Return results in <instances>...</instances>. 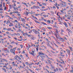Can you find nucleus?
Instances as JSON below:
<instances>
[{"label": "nucleus", "instance_id": "20", "mask_svg": "<svg viewBox=\"0 0 73 73\" xmlns=\"http://www.w3.org/2000/svg\"><path fill=\"white\" fill-rule=\"evenodd\" d=\"M10 24L9 25V27H11V26H13V25L12 23H10Z\"/></svg>", "mask_w": 73, "mask_h": 73}, {"label": "nucleus", "instance_id": "49", "mask_svg": "<svg viewBox=\"0 0 73 73\" xmlns=\"http://www.w3.org/2000/svg\"><path fill=\"white\" fill-rule=\"evenodd\" d=\"M28 65H29V66H31V65H32V64H29Z\"/></svg>", "mask_w": 73, "mask_h": 73}, {"label": "nucleus", "instance_id": "30", "mask_svg": "<svg viewBox=\"0 0 73 73\" xmlns=\"http://www.w3.org/2000/svg\"><path fill=\"white\" fill-rule=\"evenodd\" d=\"M66 30L67 31H68L69 32H70V30L68 28H67Z\"/></svg>", "mask_w": 73, "mask_h": 73}, {"label": "nucleus", "instance_id": "12", "mask_svg": "<svg viewBox=\"0 0 73 73\" xmlns=\"http://www.w3.org/2000/svg\"><path fill=\"white\" fill-rule=\"evenodd\" d=\"M21 20L22 21H24V22H25V19H24L21 18Z\"/></svg>", "mask_w": 73, "mask_h": 73}, {"label": "nucleus", "instance_id": "60", "mask_svg": "<svg viewBox=\"0 0 73 73\" xmlns=\"http://www.w3.org/2000/svg\"><path fill=\"white\" fill-rule=\"evenodd\" d=\"M0 8H2V5L1 4H0Z\"/></svg>", "mask_w": 73, "mask_h": 73}, {"label": "nucleus", "instance_id": "32", "mask_svg": "<svg viewBox=\"0 0 73 73\" xmlns=\"http://www.w3.org/2000/svg\"><path fill=\"white\" fill-rule=\"evenodd\" d=\"M27 33H23V36H25V35H27Z\"/></svg>", "mask_w": 73, "mask_h": 73}, {"label": "nucleus", "instance_id": "25", "mask_svg": "<svg viewBox=\"0 0 73 73\" xmlns=\"http://www.w3.org/2000/svg\"><path fill=\"white\" fill-rule=\"evenodd\" d=\"M70 73H73V70H71L70 71Z\"/></svg>", "mask_w": 73, "mask_h": 73}, {"label": "nucleus", "instance_id": "6", "mask_svg": "<svg viewBox=\"0 0 73 73\" xmlns=\"http://www.w3.org/2000/svg\"><path fill=\"white\" fill-rule=\"evenodd\" d=\"M5 49H6V52H6V53H9V50H8V49H7V48H5Z\"/></svg>", "mask_w": 73, "mask_h": 73}, {"label": "nucleus", "instance_id": "5", "mask_svg": "<svg viewBox=\"0 0 73 73\" xmlns=\"http://www.w3.org/2000/svg\"><path fill=\"white\" fill-rule=\"evenodd\" d=\"M47 61L48 62V64H50V63H52V62H51V61H50V60L49 59H48L47 60Z\"/></svg>", "mask_w": 73, "mask_h": 73}, {"label": "nucleus", "instance_id": "1", "mask_svg": "<svg viewBox=\"0 0 73 73\" xmlns=\"http://www.w3.org/2000/svg\"><path fill=\"white\" fill-rule=\"evenodd\" d=\"M38 54L39 55V56H46V57H47V58H48V56H47V55L45 54H44L42 53H41V52H38Z\"/></svg>", "mask_w": 73, "mask_h": 73}, {"label": "nucleus", "instance_id": "57", "mask_svg": "<svg viewBox=\"0 0 73 73\" xmlns=\"http://www.w3.org/2000/svg\"><path fill=\"white\" fill-rule=\"evenodd\" d=\"M6 33L7 35H9V33L7 32H6Z\"/></svg>", "mask_w": 73, "mask_h": 73}, {"label": "nucleus", "instance_id": "31", "mask_svg": "<svg viewBox=\"0 0 73 73\" xmlns=\"http://www.w3.org/2000/svg\"><path fill=\"white\" fill-rule=\"evenodd\" d=\"M14 13H19V12H18V11H17L14 12Z\"/></svg>", "mask_w": 73, "mask_h": 73}, {"label": "nucleus", "instance_id": "35", "mask_svg": "<svg viewBox=\"0 0 73 73\" xmlns=\"http://www.w3.org/2000/svg\"><path fill=\"white\" fill-rule=\"evenodd\" d=\"M25 64L26 65H28V64H29V63H28L27 62H25Z\"/></svg>", "mask_w": 73, "mask_h": 73}, {"label": "nucleus", "instance_id": "27", "mask_svg": "<svg viewBox=\"0 0 73 73\" xmlns=\"http://www.w3.org/2000/svg\"><path fill=\"white\" fill-rule=\"evenodd\" d=\"M59 66H60V67H61L62 68H63V66H62L61 65V64H59Z\"/></svg>", "mask_w": 73, "mask_h": 73}, {"label": "nucleus", "instance_id": "55", "mask_svg": "<svg viewBox=\"0 0 73 73\" xmlns=\"http://www.w3.org/2000/svg\"><path fill=\"white\" fill-rule=\"evenodd\" d=\"M42 47H44L45 49H46V47L45 46H44V45H42Z\"/></svg>", "mask_w": 73, "mask_h": 73}, {"label": "nucleus", "instance_id": "47", "mask_svg": "<svg viewBox=\"0 0 73 73\" xmlns=\"http://www.w3.org/2000/svg\"><path fill=\"white\" fill-rule=\"evenodd\" d=\"M14 39L15 40H17V38L16 37L14 38Z\"/></svg>", "mask_w": 73, "mask_h": 73}, {"label": "nucleus", "instance_id": "58", "mask_svg": "<svg viewBox=\"0 0 73 73\" xmlns=\"http://www.w3.org/2000/svg\"><path fill=\"white\" fill-rule=\"evenodd\" d=\"M9 46H10V48H12V46H11V45H9Z\"/></svg>", "mask_w": 73, "mask_h": 73}, {"label": "nucleus", "instance_id": "17", "mask_svg": "<svg viewBox=\"0 0 73 73\" xmlns=\"http://www.w3.org/2000/svg\"><path fill=\"white\" fill-rule=\"evenodd\" d=\"M61 33H62L63 32H64V30L62 29H61Z\"/></svg>", "mask_w": 73, "mask_h": 73}, {"label": "nucleus", "instance_id": "15", "mask_svg": "<svg viewBox=\"0 0 73 73\" xmlns=\"http://www.w3.org/2000/svg\"><path fill=\"white\" fill-rule=\"evenodd\" d=\"M18 60L19 62H20V63H22V61H21V60Z\"/></svg>", "mask_w": 73, "mask_h": 73}, {"label": "nucleus", "instance_id": "28", "mask_svg": "<svg viewBox=\"0 0 73 73\" xmlns=\"http://www.w3.org/2000/svg\"><path fill=\"white\" fill-rule=\"evenodd\" d=\"M14 16H15L14 15H13L12 17H13V18H17L16 17Z\"/></svg>", "mask_w": 73, "mask_h": 73}, {"label": "nucleus", "instance_id": "38", "mask_svg": "<svg viewBox=\"0 0 73 73\" xmlns=\"http://www.w3.org/2000/svg\"><path fill=\"white\" fill-rule=\"evenodd\" d=\"M62 3H63L64 4H66V3L65 2H63V1H62Z\"/></svg>", "mask_w": 73, "mask_h": 73}, {"label": "nucleus", "instance_id": "36", "mask_svg": "<svg viewBox=\"0 0 73 73\" xmlns=\"http://www.w3.org/2000/svg\"><path fill=\"white\" fill-rule=\"evenodd\" d=\"M54 45H55V46H56V47H57V48H58V46H57V45L56 44L54 43Z\"/></svg>", "mask_w": 73, "mask_h": 73}, {"label": "nucleus", "instance_id": "40", "mask_svg": "<svg viewBox=\"0 0 73 73\" xmlns=\"http://www.w3.org/2000/svg\"><path fill=\"white\" fill-rule=\"evenodd\" d=\"M17 27L18 28H19V29L21 28L20 27V25H18Z\"/></svg>", "mask_w": 73, "mask_h": 73}, {"label": "nucleus", "instance_id": "24", "mask_svg": "<svg viewBox=\"0 0 73 73\" xmlns=\"http://www.w3.org/2000/svg\"><path fill=\"white\" fill-rule=\"evenodd\" d=\"M69 49H70L71 50V51H72V49H73V48H72V47H70V46H69Z\"/></svg>", "mask_w": 73, "mask_h": 73}, {"label": "nucleus", "instance_id": "7", "mask_svg": "<svg viewBox=\"0 0 73 73\" xmlns=\"http://www.w3.org/2000/svg\"><path fill=\"white\" fill-rule=\"evenodd\" d=\"M63 24L65 25V27H66V28H68V25H67V24H66V23H63Z\"/></svg>", "mask_w": 73, "mask_h": 73}, {"label": "nucleus", "instance_id": "53", "mask_svg": "<svg viewBox=\"0 0 73 73\" xmlns=\"http://www.w3.org/2000/svg\"><path fill=\"white\" fill-rule=\"evenodd\" d=\"M48 59H50V60H53V59H52V58H48Z\"/></svg>", "mask_w": 73, "mask_h": 73}, {"label": "nucleus", "instance_id": "37", "mask_svg": "<svg viewBox=\"0 0 73 73\" xmlns=\"http://www.w3.org/2000/svg\"><path fill=\"white\" fill-rule=\"evenodd\" d=\"M31 40H34V37H31Z\"/></svg>", "mask_w": 73, "mask_h": 73}, {"label": "nucleus", "instance_id": "51", "mask_svg": "<svg viewBox=\"0 0 73 73\" xmlns=\"http://www.w3.org/2000/svg\"><path fill=\"white\" fill-rule=\"evenodd\" d=\"M36 6H33V9H34V8H36Z\"/></svg>", "mask_w": 73, "mask_h": 73}, {"label": "nucleus", "instance_id": "61", "mask_svg": "<svg viewBox=\"0 0 73 73\" xmlns=\"http://www.w3.org/2000/svg\"><path fill=\"white\" fill-rule=\"evenodd\" d=\"M21 7V6L20 5L18 7V8H20Z\"/></svg>", "mask_w": 73, "mask_h": 73}, {"label": "nucleus", "instance_id": "21", "mask_svg": "<svg viewBox=\"0 0 73 73\" xmlns=\"http://www.w3.org/2000/svg\"><path fill=\"white\" fill-rule=\"evenodd\" d=\"M56 33L57 35H58V30H57V29H56Z\"/></svg>", "mask_w": 73, "mask_h": 73}, {"label": "nucleus", "instance_id": "56", "mask_svg": "<svg viewBox=\"0 0 73 73\" xmlns=\"http://www.w3.org/2000/svg\"><path fill=\"white\" fill-rule=\"evenodd\" d=\"M54 27H55V28H58V27L57 26H54Z\"/></svg>", "mask_w": 73, "mask_h": 73}, {"label": "nucleus", "instance_id": "13", "mask_svg": "<svg viewBox=\"0 0 73 73\" xmlns=\"http://www.w3.org/2000/svg\"><path fill=\"white\" fill-rule=\"evenodd\" d=\"M59 71L60 72H62V70L61 69V68H59Z\"/></svg>", "mask_w": 73, "mask_h": 73}, {"label": "nucleus", "instance_id": "44", "mask_svg": "<svg viewBox=\"0 0 73 73\" xmlns=\"http://www.w3.org/2000/svg\"><path fill=\"white\" fill-rule=\"evenodd\" d=\"M42 4L43 5H45V6L46 5V3H42Z\"/></svg>", "mask_w": 73, "mask_h": 73}, {"label": "nucleus", "instance_id": "63", "mask_svg": "<svg viewBox=\"0 0 73 73\" xmlns=\"http://www.w3.org/2000/svg\"><path fill=\"white\" fill-rule=\"evenodd\" d=\"M7 4H9V2H6Z\"/></svg>", "mask_w": 73, "mask_h": 73}, {"label": "nucleus", "instance_id": "50", "mask_svg": "<svg viewBox=\"0 0 73 73\" xmlns=\"http://www.w3.org/2000/svg\"><path fill=\"white\" fill-rule=\"evenodd\" d=\"M0 11H3V9H2V8H0Z\"/></svg>", "mask_w": 73, "mask_h": 73}, {"label": "nucleus", "instance_id": "46", "mask_svg": "<svg viewBox=\"0 0 73 73\" xmlns=\"http://www.w3.org/2000/svg\"><path fill=\"white\" fill-rule=\"evenodd\" d=\"M20 46L21 48H23V45L21 44L20 45Z\"/></svg>", "mask_w": 73, "mask_h": 73}, {"label": "nucleus", "instance_id": "43", "mask_svg": "<svg viewBox=\"0 0 73 73\" xmlns=\"http://www.w3.org/2000/svg\"><path fill=\"white\" fill-rule=\"evenodd\" d=\"M17 15L18 16H19V18H20L21 17V16H20V14H18Z\"/></svg>", "mask_w": 73, "mask_h": 73}, {"label": "nucleus", "instance_id": "4", "mask_svg": "<svg viewBox=\"0 0 73 73\" xmlns=\"http://www.w3.org/2000/svg\"><path fill=\"white\" fill-rule=\"evenodd\" d=\"M19 56H16L14 57V58H15V60H17L18 59H17V58H19Z\"/></svg>", "mask_w": 73, "mask_h": 73}, {"label": "nucleus", "instance_id": "22", "mask_svg": "<svg viewBox=\"0 0 73 73\" xmlns=\"http://www.w3.org/2000/svg\"><path fill=\"white\" fill-rule=\"evenodd\" d=\"M13 36H15V35H17V34L15 33H13Z\"/></svg>", "mask_w": 73, "mask_h": 73}, {"label": "nucleus", "instance_id": "18", "mask_svg": "<svg viewBox=\"0 0 73 73\" xmlns=\"http://www.w3.org/2000/svg\"><path fill=\"white\" fill-rule=\"evenodd\" d=\"M41 24H44V25H47L44 22H41Z\"/></svg>", "mask_w": 73, "mask_h": 73}, {"label": "nucleus", "instance_id": "33", "mask_svg": "<svg viewBox=\"0 0 73 73\" xmlns=\"http://www.w3.org/2000/svg\"><path fill=\"white\" fill-rule=\"evenodd\" d=\"M11 29H12L11 28H9L7 29V30L8 31H11Z\"/></svg>", "mask_w": 73, "mask_h": 73}, {"label": "nucleus", "instance_id": "11", "mask_svg": "<svg viewBox=\"0 0 73 73\" xmlns=\"http://www.w3.org/2000/svg\"><path fill=\"white\" fill-rule=\"evenodd\" d=\"M66 51L67 52H68L69 54H70V50L66 49Z\"/></svg>", "mask_w": 73, "mask_h": 73}, {"label": "nucleus", "instance_id": "16", "mask_svg": "<svg viewBox=\"0 0 73 73\" xmlns=\"http://www.w3.org/2000/svg\"><path fill=\"white\" fill-rule=\"evenodd\" d=\"M47 23H48V24H49L50 23V20H48L47 21Z\"/></svg>", "mask_w": 73, "mask_h": 73}, {"label": "nucleus", "instance_id": "59", "mask_svg": "<svg viewBox=\"0 0 73 73\" xmlns=\"http://www.w3.org/2000/svg\"><path fill=\"white\" fill-rule=\"evenodd\" d=\"M12 69V67H11V68H9V69L10 70H11V69Z\"/></svg>", "mask_w": 73, "mask_h": 73}, {"label": "nucleus", "instance_id": "54", "mask_svg": "<svg viewBox=\"0 0 73 73\" xmlns=\"http://www.w3.org/2000/svg\"><path fill=\"white\" fill-rule=\"evenodd\" d=\"M1 65H4V63L3 62H1Z\"/></svg>", "mask_w": 73, "mask_h": 73}, {"label": "nucleus", "instance_id": "9", "mask_svg": "<svg viewBox=\"0 0 73 73\" xmlns=\"http://www.w3.org/2000/svg\"><path fill=\"white\" fill-rule=\"evenodd\" d=\"M45 56H46L44 55L43 56H40V57L42 59H44V58H45Z\"/></svg>", "mask_w": 73, "mask_h": 73}, {"label": "nucleus", "instance_id": "19", "mask_svg": "<svg viewBox=\"0 0 73 73\" xmlns=\"http://www.w3.org/2000/svg\"><path fill=\"white\" fill-rule=\"evenodd\" d=\"M6 24H8L9 23H10V21H9V20H8V21H7L6 22Z\"/></svg>", "mask_w": 73, "mask_h": 73}, {"label": "nucleus", "instance_id": "48", "mask_svg": "<svg viewBox=\"0 0 73 73\" xmlns=\"http://www.w3.org/2000/svg\"><path fill=\"white\" fill-rule=\"evenodd\" d=\"M51 68H53V69H54V67L52 65V66H51Z\"/></svg>", "mask_w": 73, "mask_h": 73}, {"label": "nucleus", "instance_id": "62", "mask_svg": "<svg viewBox=\"0 0 73 73\" xmlns=\"http://www.w3.org/2000/svg\"><path fill=\"white\" fill-rule=\"evenodd\" d=\"M32 46H34V47H35L36 46L35 44H32Z\"/></svg>", "mask_w": 73, "mask_h": 73}, {"label": "nucleus", "instance_id": "3", "mask_svg": "<svg viewBox=\"0 0 73 73\" xmlns=\"http://www.w3.org/2000/svg\"><path fill=\"white\" fill-rule=\"evenodd\" d=\"M34 32L35 33V34H40V33L38 32V31H36L35 30V31H34Z\"/></svg>", "mask_w": 73, "mask_h": 73}, {"label": "nucleus", "instance_id": "23", "mask_svg": "<svg viewBox=\"0 0 73 73\" xmlns=\"http://www.w3.org/2000/svg\"><path fill=\"white\" fill-rule=\"evenodd\" d=\"M14 5H12V7H16V4L15 3H14Z\"/></svg>", "mask_w": 73, "mask_h": 73}, {"label": "nucleus", "instance_id": "41", "mask_svg": "<svg viewBox=\"0 0 73 73\" xmlns=\"http://www.w3.org/2000/svg\"><path fill=\"white\" fill-rule=\"evenodd\" d=\"M60 5L61 6V7H62V6H63V5H64V4H63V3H61L60 4Z\"/></svg>", "mask_w": 73, "mask_h": 73}, {"label": "nucleus", "instance_id": "26", "mask_svg": "<svg viewBox=\"0 0 73 73\" xmlns=\"http://www.w3.org/2000/svg\"><path fill=\"white\" fill-rule=\"evenodd\" d=\"M28 70H30V71L31 72V73L33 72V70H31V69H29V68H28Z\"/></svg>", "mask_w": 73, "mask_h": 73}, {"label": "nucleus", "instance_id": "52", "mask_svg": "<svg viewBox=\"0 0 73 73\" xmlns=\"http://www.w3.org/2000/svg\"><path fill=\"white\" fill-rule=\"evenodd\" d=\"M17 35L18 36H20V34L19 33H18Z\"/></svg>", "mask_w": 73, "mask_h": 73}, {"label": "nucleus", "instance_id": "45", "mask_svg": "<svg viewBox=\"0 0 73 73\" xmlns=\"http://www.w3.org/2000/svg\"><path fill=\"white\" fill-rule=\"evenodd\" d=\"M46 71H47V72H48V73H50V72H49V71L48 70V69H46Z\"/></svg>", "mask_w": 73, "mask_h": 73}, {"label": "nucleus", "instance_id": "2", "mask_svg": "<svg viewBox=\"0 0 73 73\" xmlns=\"http://www.w3.org/2000/svg\"><path fill=\"white\" fill-rule=\"evenodd\" d=\"M10 51L14 55L15 54V50L12 49H11Z\"/></svg>", "mask_w": 73, "mask_h": 73}, {"label": "nucleus", "instance_id": "34", "mask_svg": "<svg viewBox=\"0 0 73 73\" xmlns=\"http://www.w3.org/2000/svg\"><path fill=\"white\" fill-rule=\"evenodd\" d=\"M47 28H48V29H52V28H51V27H47Z\"/></svg>", "mask_w": 73, "mask_h": 73}, {"label": "nucleus", "instance_id": "8", "mask_svg": "<svg viewBox=\"0 0 73 73\" xmlns=\"http://www.w3.org/2000/svg\"><path fill=\"white\" fill-rule=\"evenodd\" d=\"M2 60H3L4 61H5V62H8V61L7 60L5 59L2 58Z\"/></svg>", "mask_w": 73, "mask_h": 73}, {"label": "nucleus", "instance_id": "42", "mask_svg": "<svg viewBox=\"0 0 73 73\" xmlns=\"http://www.w3.org/2000/svg\"><path fill=\"white\" fill-rule=\"evenodd\" d=\"M18 59H19V60H21V58L19 56Z\"/></svg>", "mask_w": 73, "mask_h": 73}, {"label": "nucleus", "instance_id": "39", "mask_svg": "<svg viewBox=\"0 0 73 73\" xmlns=\"http://www.w3.org/2000/svg\"><path fill=\"white\" fill-rule=\"evenodd\" d=\"M66 6V5H63V6H62V7H65Z\"/></svg>", "mask_w": 73, "mask_h": 73}, {"label": "nucleus", "instance_id": "14", "mask_svg": "<svg viewBox=\"0 0 73 73\" xmlns=\"http://www.w3.org/2000/svg\"><path fill=\"white\" fill-rule=\"evenodd\" d=\"M6 17H9L10 18V19H13V18H11V17H10V16L9 15H6Z\"/></svg>", "mask_w": 73, "mask_h": 73}, {"label": "nucleus", "instance_id": "64", "mask_svg": "<svg viewBox=\"0 0 73 73\" xmlns=\"http://www.w3.org/2000/svg\"><path fill=\"white\" fill-rule=\"evenodd\" d=\"M17 73H21L20 72H19V71H18L17 72Z\"/></svg>", "mask_w": 73, "mask_h": 73}, {"label": "nucleus", "instance_id": "10", "mask_svg": "<svg viewBox=\"0 0 73 73\" xmlns=\"http://www.w3.org/2000/svg\"><path fill=\"white\" fill-rule=\"evenodd\" d=\"M2 69H3V70H4L5 73V72H7V70H6V69H5V68H2Z\"/></svg>", "mask_w": 73, "mask_h": 73}, {"label": "nucleus", "instance_id": "29", "mask_svg": "<svg viewBox=\"0 0 73 73\" xmlns=\"http://www.w3.org/2000/svg\"><path fill=\"white\" fill-rule=\"evenodd\" d=\"M39 64L40 63L39 62H38V63H35V64H36V65H39Z\"/></svg>", "mask_w": 73, "mask_h": 73}]
</instances>
